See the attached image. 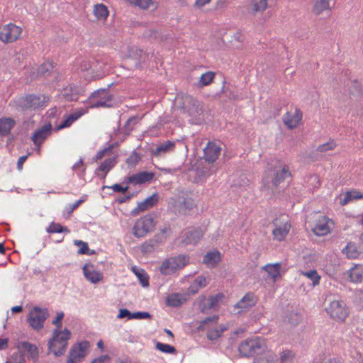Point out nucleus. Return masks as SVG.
Returning <instances> with one entry per match:
<instances>
[{"instance_id": "f257e3e1", "label": "nucleus", "mask_w": 363, "mask_h": 363, "mask_svg": "<svg viewBox=\"0 0 363 363\" xmlns=\"http://www.w3.org/2000/svg\"><path fill=\"white\" fill-rule=\"evenodd\" d=\"M71 332L69 329L65 328L62 331L58 329H54L53 336L48 341V354L51 352L55 357H61L65 354L68 343L70 339Z\"/></svg>"}, {"instance_id": "f03ea898", "label": "nucleus", "mask_w": 363, "mask_h": 363, "mask_svg": "<svg viewBox=\"0 0 363 363\" xmlns=\"http://www.w3.org/2000/svg\"><path fill=\"white\" fill-rule=\"evenodd\" d=\"M266 350L267 346L264 340L259 337L245 340L241 342L238 347L240 355L244 357L259 356Z\"/></svg>"}, {"instance_id": "7ed1b4c3", "label": "nucleus", "mask_w": 363, "mask_h": 363, "mask_svg": "<svg viewBox=\"0 0 363 363\" xmlns=\"http://www.w3.org/2000/svg\"><path fill=\"white\" fill-rule=\"evenodd\" d=\"M175 104L182 113H187L190 116L203 113V109L200 106L199 101L191 95L186 94L177 95Z\"/></svg>"}, {"instance_id": "20e7f679", "label": "nucleus", "mask_w": 363, "mask_h": 363, "mask_svg": "<svg viewBox=\"0 0 363 363\" xmlns=\"http://www.w3.org/2000/svg\"><path fill=\"white\" fill-rule=\"evenodd\" d=\"M189 255H179L166 259L160 267V272L164 275H169L184 268L189 264Z\"/></svg>"}, {"instance_id": "39448f33", "label": "nucleus", "mask_w": 363, "mask_h": 363, "mask_svg": "<svg viewBox=\"0 0 363 363\" xmlns=\"http://www.w3.org/2000/svg\"><path fill=\"white\" fill-rule=\"evenodd\" d=\"M155 218V213H148L138 219L132 230L134 236L142 238L152 232L156 225Z\"/></svg>"}, {"instance_id": "423d86ee", "label": "nucleus", "mask_w": 363, "mask_h": 363, "mask_svg": "<svg viewBox=\"0 0 363 363\" xmlns=\"http://www.w3.org/2000/svg\"><path fill=\"white\" fill-rule=\"evenodd\" d=\"M49 101V97L43 96H41L35 94H27L18 99L16 102V106L21 111H26L28 109L35 110L39 107L45 106V104Z\"/></svg>"}, {"instance_id": "0eeeda50", "label": "nucleus", "mask_w": 363, "mask_h": 363, "mask_svg": "<svg viewBox=\"0 0 363 363\" xmlns=\"http://www.w3.org/2000/svg\"><path fill=\"white\" fill-rule=\"evenodd\" d=\"M49 315L48 308L34 306L28 314L27 321L30 327L38 331L43 328L44 323Z\"/></svg>"}, {"instance_id": "6e6552de", "label": "nucleus", "mask_w": 363, "mask_h": 363, "mask_svg": "<svg viewBox=\"0 0 363 363\" xmlns=\"http://www.w3.org/2000/svg\"><path fill=\"white\" fill-rule=\"evenodd\" d=\"M90 347V343L87 340L82 341L73 345L69 351L67 362L78 363L84 359L86 355V351Z\"/></svg>"}, {"instance_id": "1a4fd4ad", "label": "nucleus", "mask_w": 363, "mask_h": 363, "mask_svg": "<svg viewBox=\"0 0 363 363\" xmlns=\"http://www.w3.org/2000/svg\"><path fill=\"white\" fill-rule=\"evenodd\" d=\"M325 310L333 319L337 321H345L349 315V311L345 304L339 301H332Z\"/></svg>"}, {"instance_id": "9d476101", "label": "nucleus", "mask_w": 363, "mask_h": 363, "mask_svg": "<svg viewBox=\"0 0 363 363\" xmlns=\"http://www.w3.org/2000/svg\"><path fill=\"white\" fill-rule=\"evenodd\" d=\"M21 32V27L9 23L0 31V40L6 43L14 42L19 38Z\"/></svg>"}, {"instance_id": "9b49d317", "label": "nucleus", "mask_w": 363, "mask_h": 363, "mask_svg": "<svg viewBox=\"0 0 363 363\" xmlns=\"http://www.w3.org/2000/svg\"><path fill=\"white\" fill-rule=\"evenodd\" d=\"M52 129L51 123H48L33 133L31 140L34 145L38 147V151L40 150V145L43 143L51 135Z\"/></svg>"}, {"instance_id": "f8f14e48", "label": "nucleus", "mask_w": 363, "mask_h": 363, "mask_svg": "<svg viewBox=\"0 0 363 363\" xmlns=\"http://www.w3.org/2000/svg\"><path fill=\"white\" fill-rule=\"evenodd\" d=\"M147 54L137 47H130L128 50L127 58L130 60L133 66L138 67L147 59Z\"/></svg>"}, {"instance_id": "ddd939ff", "label": "nucleus", "mask_w": 363, "mask_h": 363, "mask_svg": "<svg viewBox=\"0 0 363 363\" xmlns=\"http://www.w3.org/2000/svg\"><path fill=\"white\" fill-rule=\"evenodd\" d=\"M159 201V195L157 193L153 194L152 196L147 197L143 201L139 203L138 206L131 211V215L135 216L140 212L145 211L150 208L155 206Z\"/></svg>"}, {"instance_id": "4468645a", "label": "nucleus", "mask_w": 363, "mask_h": 363, "mask_svg": "<svg viewBox=\"0 0 363 363\" xmlns=\"http://www.w3.org/2000/svg\"><path fill=\"white\" fill-rule=\"evenodd\" d=\"M256 303L257 298L255 294L252 292H248L234 306V308L240 309L238 311V313H240L241 312L246 311L249 310L250 308L255 306Z\"/></svg>"}, {"instance_id": "2eb2a0df", "label": "nucleus", "mask_w": 363, "mask_h": 363, "mask_svg": "<svg viewBox=\"0 0 363 363\" xmlns=\"http://www.w3.org/2000/svg\"><path fill=\"white\" fill-rule=\"evenodd\" d=\"M203 235V231L201 228H193L185 233L182 243L184 245H196Z\"/></svg>"}, {"instance_id": "dca6fc26", "label": "nucleus", "mask_w": 363, "mask_h": 363, "mask_svg": "<svg viewBox=\"0 0 363 363\" xmlns=\"http://www.w3.org/2000/svg\"><path fill=\"white\" fill-rule=\"evenodd\" d=\"M303 117L302 111L299 108H296L295 113L291 114L287 112L283 117V122L290 130L296 128Z\"/></svg>"}, {"instance_id": "f3484780", "label": "nucleus", "mask_w": 363, "mask_h": 363, "mask_svg": "<svg viewBox=\"0 0 363 363\" xmlns=\"http://www.w3.org/2000/svg\"><path fill=\"white\" fill-rule=\"evenodd\" d=\"M221 149L215 143L208 142L206 147L203 150V159L209 164L213 163L218 158Z\"/></svg>"}, {"instance_id": "a211bd4d", "label": "nucleus", "mask_w": 363, "mask_h": 363, "mask_svg": "<svg viewBox=\"0 0 363 363\" xmlns=\"http://www.w3.org/2000/svg\"><path fill=\"white\" fill-rule=\"evenodd\" d=\"M94 268L93 264H85L82 267L85 278L93 284H96L103 279V273L94 269L89 270L88 267Z\"/></svg>"}, {"instance_id": "6ab92c4d", "label": "nucleus", "mask_w": 363, "mask_h": 363, "mask_svg": "<svg viewBox=\"0 0 363 363\" xmlns=\"http://www.w3.org/2000/svg\"><path fill=\"white\" fill-rule=\"evenodd\" d=\"M86 113L84 108L77 109L76 111L68 115L57 127L56 130H62L69 127L74 121Z\"/></svg>"}, {"instance_id": "aec40b11", "label": "nucleus", "mask_w": 363, "mask_h": 363, "mask_svg": "<svg viewBox=\"0 0 363 363\" xmlns=\"http://www.w3.org/2000/svg\"><path fill=\"white\" fill-rule=\"evenodd\" d=\"M16 121L11 117H2L0 118V137H6L11 133V130L16 125Z\"/></svg>"}, {"instance_id": "412c9836", "label": "nucleus", "mask_w": 363, "mask_h": 363, "mask_svg": "<svg viewBox=\"0 0 363 363\" xmlns=\"http://www.w3.org/2000/svg\"><path fill=\"white\" fill-rule=\"evenodd\" d=\"M188 301V294L173 293L166 298V304L172 307H179Z\"/></svg>"}, {"instance_id": "4be33fe9", "label": "nucleus", "mask_w": 363, "mask_h": 363, "mask_svg": "<svg viewBox=\"0 0 363 363\" xmlns=\"http://www.w3.org/2000/svg\"><path fill=\"white\" fill-rule=\"evenodd\" d=\"M291 176V172L288 167H284L281 169L274 170V175L272 179V184L274 188H277L286 177Z\"/></svg>"}, {"instance_id": "5701e85b", "label": "nucleus", "mask_w": 363, "mask_h": 363, "mask_svg": "<svg viewBox=\"0 0 363 363\" xmlns=\"http://www.w3.org/2000/svg\"><path fill=\"white\" fill-rule=\"evenodd\" d=\"M23 353L27 352L28 357L33 359L34 362L38 359V349L35 345L31 344L28 342H21V346L18 347Z\"/></svg>"}, {"instance_id": "b1692460", "label": "nucleus", "mask_w": 363, "mask_h": 363, "mask_svg": "<svg viewBox=\"0 0 363 363\" xmlns=\"http://www.w3.org/2000/svg\"><path fill=\"white\" fill-rule=\"evenodd\" d=\"M328 220V218L326 216H322V220H319L312 228L313 232L316 235L323 236L327 235L330 232Z\"/></svg>"}, {"instance_id": "393cba45", "label": "nucleus", "mask_w": 363, "mask_h": 363, "mask_svg": "<svg viewBox=\"0 0 363 363\" xmlns=\"http://www.w3.org/2000/svg\"><path fill=\"white\" fill-rule=\"evenodd\" d=\"M175 147L174 142L171 140H167L164 143H161L157 147L152 150V153L155 156H160L162 153H167L169 151H172Z\"/></svg>"}, {"instance_id": "a878e982", "label": "nucleus", "mask_w": 363, "mask_h": 363, "mask_svg": "<svg viewBox=\"0 0 363 363\" xmlns=\"http://www.w3.org/2000/svg\"><path fill=\"white\" fill-rule=\"evenodd\" d=\"M116 155L113 157L106 159L96 169L95 174H97V172H103L108 174V172L116 164Z\"/></svg>"}, {"instance_id": "bb28decb", "label": "nucleus", "mask_w": 363, "mask_h": 363, "mask_svg": "<svg viewBox=\"0 0 363 363\" xmlns=\"http://www.w3.org/2000/svg\"><path fill=\"white\" fill-rule=\"evenodd\" d=\"M220 261V254L218 250L209 251L204 255L203 262L206 264L216 265Z\"/></svg>"}, {"instance_id": "cd10ccee", "label": "nucleus", "mask_w": 363, "mask_h": 363, "mask_svg": "<svg viewBox=\"0 0 363 363\" xmlns=\"http://www.w3.org/2000/svg\"><path fill=\"white\" fill-rule=\"evenodd\" d=\"M351 281L360 283L363 281V266L355 265L350 269L349 275Z\"/></svg>"}, {"instance_id": "c85d7f7f", "label": "nucleus", "mask_w": 363, "mask_h": 363, "mask_svg": "<svg viewBox=\"0 0 363 363\" xmlns=\"http://www.w3.org/2000/svg\"><path fill=\"white\" fill-rule=\"evenodd\" d=\"M135 184H143L146 182L152 181L155 177L154 172H149L147 171L140 172L137 174H134Z\"/></svg>"}, {"instance_id": "c756f323", "label": "nucleus", "mask_w": 363, "mask_h": 363, "mask_svg": "<svg viewBox=\"0 0 363 363\" xmlns=\"http://www.w3.org/2000/svg\"><path fill=\"white\" fill-rule=\"evenodd\" d=\"M62 97L68 101H77L79 94L77 87L67 86L62 92Z\"/></svg>"}, {"instance_id": "7c9ffc66", "label": "nucleus", "mask_w": 363, "mask_h": 363, "mask_svg": "<svg viewBox=\"0 0 363 363\" xmlns=\"http://www.w3.org/2000/svg\"><path fill=\"white\" fill-rule=\"evenodd\" d=\"M132 270L143 287H147L150 285L149 276L144 269L133 267Z\"/></svg>"}, {"instance_id": "2f4dec72", "label": "nucleus", "mask_w": 363, "mask_h": 363, "mask_svg": "<svg viewBox=\"0 0 363 363\" xmlns=\"http://www.w3.org/2000/svg\"><path fill=\"white\" fill-rule=\"evenodd\" d=\"M264 269L268 273L274 281H276L277 278L280 276L281 264H268L265 265Z\"/></svg>"}, {"instance_id": "473e14b6", "label": "nucleus", "mask_w": 363, "mask_h": 363, "mask_svg": "<svg viewBox=\"0 0 363 363\" xmlns=\"http://www.w3.org/2000/svg\"><path fill=\"white\" fill-rule=\"evenodd\" d=\"M216 73L212 71H208L203 74L198 82V86L201 88L209 85L211 82H213Z\"/></svg>"}, {"instance_id": "72a5a7b5", "label": "nucleus", "mask_w": 363, "mask_h": 363, "mask_svg": "<svg viewBox=\"0 0 363 363\" xmlns=\"http://www.w3.org/2000/svg\"><path fill=\"white\" fill-rule=\"evenodd\" d=\"M342 252L346 254L347 257L351 259L357 258L359 255L357 247L352 242L347 243V246L342 250Z\"/></svg>"}, {"instance_id": "f704fd0d", "label": "nucleus", "mask_w": 363, "mask_h": 363, "mask_svg": "<svg viewBox=\"0 0 363 363\" xmlns=\"http://www.w3.org/2000/svg\"><path fill=\"white\" fill-rule=\"evenodd\" d=\"M74 245L79 246L80 248L78 250L77 253L79 255H91L96 253L95 250H90L89 248L88 243L82 240H76L74 241Z\"/></svg>"}, {"instance_id": "c9c22d12", "label": "nucleus", "mask_w": 363, "mask_h": 363, "mask_svg": "<svg viewBox=\"0 0 363 363\" xmlns=\"http://www.w3.org/2000/svg\"><path fill=\"white\" fill-rule=\"evenodd\" d=\"M94 13L99 19H106L109 12L108 8L104 4H99L94 6Z\"/></svg>"}, {"instance_id": "e433bc0d", "label": "nucleus", "mask_w": 363, "mask_h": 363, "mask_svg": "<svg viewBox=\"0 0 363 363\" xmlns=\"http://www.w3.org/2000/svg\"><path fill=\"white\" fill-rule=\"evenodd\" d=\"M194 201L191 198H184L179 205V212L186 215L194 207Z\"/></svg>"}, {"instance_id": "4c0bfd02", "label": "nucleus", "mask_w": 363, "mask_h": 363, "mask_svg": "<svg viewBox=\"0 0 363 363\" xmlns=\"http://www.w3.org/2000/svg\"><path fill=\"white\" fill-rule=\"evenodd\" d=\"M329 8V0H315L313 8V12L316 15H320L323 11Z\"/></svg>"}, {"instance_id": "58836bf2", "label": "nucleus", "mask_w": 363, "mask_h": 363, "mask_svg": "<svg viewBox=\"0 0 363 363\" xmlns=\"http://www.w3.org/2000/svg\"><path fill=\"white\" fill-rule=\"evenodd\" d=\"M46 231L48 233H69V230L67 227L63 226L61 224L55 223L53 221L47 228Z\"/></svg>"}, {"instance_id": "ea45409f", "label": "nucleus", "mask_w": 363, "mask_h": 363, "mask_svg": "<svg viewBox=\"0 0 363 363\" xmlns=\"http://www.w3.org/2000/svg\"><path fill=\"white\" fill-rule=\"evenodd\" d=\"M53 68L52 62H45L38 68V74L43 76H49L52 72Z\"/></svg>"}, {"instance_id": "a19ab883", "label": "nucleus", "mask_w": 363, "mask_h": 363, "mask_svg": "<svg viewBox=\"0 0 363 363\" xmlns=\"http://www.w3.org/2000/svg\"><path fill=\"white\" fill-rule=\"evenodd\" d=\"M155 348L159 351L166 354H176V348L170 345L164 344L160 342H157L155 345Z\"/></svg>"}, {"instance_id": "79ce46f5", "label": "nucleus", "mask_w": 363, "mask_h": 363, "mask_svg": "<svg viewBox=\"0 0 363 363\" xmlns=\"http://www.w3.org/2000/svg\"><path fill=\"white\" fill-rule=\"evenodd\" d=\"M289 228H287V224H285L283 228L278 227L273 230L272 233L275 238L279 241L284 240L286 235L289 233Z\"/></svg>"}, {"instance_id": "37998d69", "label": "nucleus", "mask_w": 363, "mask_h": 363, "mask_svg": "<svg viewBox=\"0 0 363 363\" xmlns=\"http://www.w3.org/2000/svg\"><path fill=\"white\" fill-rule=\"evenodd\" d=\"M303 274L312 281L313 286H317L320 283V276L317 270L312 269L308 272H303Z\"/></svg>"}, {"instance_id": "c03bdc74", "label": "nucleus", "mask_w": 363, "mask_h": 363, "mask_svg": "<svg viewBox=\"0 0 363 363\" xmlns=\"http://www.w3.org/2000/svg\"><path fill=\"white\" fill-rule=\"evenodd\" d=\"M254 363H275V360L272 354H266L264 352L255 358Z\"/></svg>"}, {"instance_id": "a18cd8bd", "label": "nucleus", "mask_w": 363, "mask_h": 363, "mask_svg": "<svg viewBox=\"0 0 363 363\" xmlns=\"http://www.w3.org/2000/svg\"><path fill=\"white\" fill-rule=\"evenodd\" d=\"M226 81L224 79L223 81V86L221 88V93L225 94V96L228 97L230 100H237L238 99V94L235 93L234 91L230 89L228 87L225 86Z\"/></svg>"}, {"instance_id": "49530a36", "label": "nucleus", "mask_w": 363, "mask_h": 363, "mask_svg": "<svg viewBox=\"0 0 363 363\" xmlns=\"http://www.w3.org/2000/svg\"><path fill=\"white\" fill-rule=\"evenodd\" d=\"M252 6L254 12L264 11L267 6V0H252Z\"/></svg>"}, {"instance_id": "de8ad7c7", "label": "nucleus", "mask_w": 363, "mask_h": 363, "mask_svg": "<svg viewBox=\"0 0 363 363\" xmlns=\"http://www.w3.org/2000/svg\"><path fill=\"white\" fill-rule=\"evenodd\" d=\"M142 159V155L135 150L133 151L129 157L126 160V163L129 166L135 167Z\"/></svg>"}, {"instance_id": "09e8293b", "label": "nucleus", "mask_w": 363, "mask_h": 363, "mask_svg": "<svg viewBox=\"0 0 363 363\" xmlns=\"http://www.w3.org/2000/svg\"><path fill=\"white\" fill-rule=\"evenodd\" d=\"M225 297V295L223 293H218L215 296H210L208 297V308H214L216 307L219 301Z\"/></svg>"}, {"instance_id": "8fccbe9b", "label": "nucleus", "mask_w": 363, "mask_h": 363, "mask_svg": "<svg viewBox=\"0 0 363 363\" xmlns=\"http://www.w3.org/2000/svg\"><path fill=\"white\" fill-rule=\"evenodd\" d=\"M113 189V191L116 193H121L123 194H125L128 189H129V186H123L121 184H113V186H104L102 187V189Z\"/></svg>"}, {"instance_id": "3c124183", "label": "nucleus", "mask_w": 363, "mask_h": 363, "mask_svg": "<svg viewBox=\"0 0 363 363\" xmlns=\"http://www.w3.org/2000/svg\"><path fill=\"white\" fill-rule=\"evenodd\" d=\"M170 232H171L170 227H165L161 230V232L160 233L156 234L154 236L153 239H155V240L156 242H157L159 244H160V243L164 242V240L167 238V236L164 235V234L170 233Z\"/></svg>"}, {"instance_id": "603ef678", "label": "nucleus", "mask_w": 363, "mask_h": 363, "mask_svg": "<svg viewBox=\"0 0 363 363\" xmlns=\"http://www.w3.org/2000/svg\"><path fill=\"white\" fill-rule=\"evenodd\" d=\"M336 146L335 143L333 140L329 141L324 144L320 145L316 148V150L320 152H324L328 150H333Z\"/></svg>"}, {"instance_id": "864d4df0", "label": "nucleus", "mask_w": 363, "mask_h": 363, "mask_svg": "<svg viewBox=\"0 0 363 363\" xmlns=\"http://www.w3.org/2000/svg\"><path fill=\"white\" fill-rule=\"evenodd\" d=\"M152 318V315L149 312L138 311L132 314V319H150Z\"/></svg>"}, {"instance_id": "5fc2aeb1", "label": "nucleus", "mask_w": 363, "mask_h": 363, "mask_svg": "<svg viewBox=\"0 0 363 363\" xmlns=\"http://www.w3.org/2000/svg\"><path fill=\"white\" fill-rule=\"evenodd\" d=\"M287 322L295 326L301 321V316L298 313H291L286 315Z\"/></svg>"}, {"instance_id": "6e6d98bb", "label": "nucleus", "mask_w": 363, "mask_h": 363, "mask_svg": "<svg viewBox=\"0 0 363 363\" xmlns=\"http://www.w3.org/2000/svg\"><path fill=\"white\" fill-rule=\"evenodd\" d=\"M64 316L65 314L63 312L57 313V316L52 320V323L57 327L56 329L60 330L62 328V321L64 318Z\"/></svg>"}, {"instance_id": "4d7b16f0", "label": "nucleus", "mask_w": 363, "mask_h": 363, "mask_svg": "<svg viewBox=\"0 0 363 363\" xmlns=\"http://www.w3.org/2000/svg\"><path fill=\"white\" fill-rule=\"evenodd\" d=\"M132 314H133V313H131L128 309H127V308H121L119 310V313L118 314V318H120V319H122V318H127L128 320H131L132 319Z\"/></svg>"}, {"instance_id": "13d9d810", "label": "nucleus", "mask_w": 363, "mask_h": 363, "mask_svg": "<svg viewBox=\"0 0 363 363\" xmlns=\"http://www.w3.org/2000/svg\"><path fill=\"white\" fill-rule=\"evenodd\" d=\"M220 336H221V335L220 334L218 329L211 330L206 334L207 338L211 341L217 340Z\"/></svg>"}, {"instance_id": "bf43d9fd", "label": "nucleus", "mask_w": 363, "mask_h": 363, "mask_svg": "<svg viewBox=\"0 0 363 363\" xmlns=\"http://www.w3.org/2000/svg\"><path fill=\"white\" fill-rule=\"evenodd\" d=\"M84 201V200L83 199H79L78 201H77L74 203H73L72 205L69 206L67 208V218H69L72 213H73V211L77 208L80 204H82L83 202Z\"/></svg>"}, {"instance_id": "052dcab7", "label": "nucleus", "mask_w": 363, "mask_h": 363, "mask_svg": "<svg viewBox=\"0 0 363 363\" xmlns=\"http://www.w3.org/2000/svg\"><path fill=\"white\" fill-rule=\"evenodd\" d=\"M154 250H155L152 247V245L150 244V242H147V241L145 242L141 245V252L144 255L152 252Z\"/></svg>"}, {"instance_id": "680f3d73", "label": "nucleus", "mask_w": 363, "mask_h": 363, "mask_svg": "<svg viewBox=\"0 0 363 363\" xmlns=\"http://www.w3.org/2000/svg\"><path fill=\"white\" fill-rule=\"evenodd\" d=\"M194 283L197 285L199 288H203L207 285L206 279L203 275L197 277Z\"/></svg>"}, {"instance_id": "e2e57ef3", "label": "nucleus", "mask_w": 363, "mask_h": 363, "mask_svg": "<svg viewBox=\"0 0 363 363\" xmlns=\"http://www.w3.org/2000/svg\"><path fill=\"white\" fill-rule=\"evenodd\" d=\"M137 116H132L126 121L125 124L123 126V128L125 131H127V134H129L130 131L133 130V128H129L130 125L131 123L135 124L137 123Z\"/></svg>"}, {"instance_id": "0e129e2a", "label": "nucleus", "mask_w": 363, "mask_h": 363, "mask_svg": "<svg viewBox=\"0 0 363 363\" xmlns=\"http://www.w3.org/2000/svg\"><path fill=\"white\" fill-rule=\"evenodd\" d=\"M111 360V357L108 354H104L94 359L91 363H106V362H109Z\"/></svg>"}, {"instance_id": "69168bd1", "label": "nucleus", "mask_w": 363, "mask_h": 363, "mask_svg": "<svg viewBox=\"0 0 363 363\" xmlns=\"http://www.w3.org/2000/svg\"><path fill=\"white\" fill-rule=\"evenodd\" d=\"M113 84H108L106 88L99 89L91 93L90 98H96L100 96L101 94L107 93L109 91L110 87Z\"/></svg>"}, {"instance_id": "338daca9", "label": "nucleus", "mask_w": 363, "mask_h": 363, "mask_svg": "<svg viewBox=\"0 0 363 363\" xmlns=\"http://www.w3.org/2000/svg\"><path fill=\"white\" fill-rule=\"evenodd\" d=\"M150 4H152V0H137L135 6L145 9L149 8Z\"/></svg>"}, {"instance_id": "774afa93", "label": "nucleus", "mask_w": 363, "mask_h": 363, "mask_svg": "<svg viewBox=\"0 0 363 363\" xmlns=\"http://www.w3.org/2000/svg\"><path fill=\"white\" fill-rule=\"evenodd\" d=\"M201 301L199 303V309H200V311L202 313H206V311L207 309H211V308H208V304H206V303H204L203 301L206 300V296H201Z\"/></svg>"}]
</instances>
